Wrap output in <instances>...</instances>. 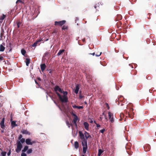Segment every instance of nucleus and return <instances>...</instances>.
<instances>
[{
  "instance_id": "nucleus-1",
  "label": "nucleus",
  "mask_w": 156,
  "mask_h": 156,
  "mask_svg": "<svg viewBox=\"0 0 156 156\" xmlns=\"http://www.w3.org/2000/svg\"><path fill=\"white\" fill-rule=\"evenodd\" d=\"M58 97L60 100L62 102H66L68 101V98L67 95L68 92L64 91L58 86L55 87L54 89Z\"/></svg>"
},
{
  "instance_id": "nucleus-2",
  "label": "nucleus",
  "mask_w": 156,
  "mask_h": 156,
  "mask_svg": "<svg viewBox=\"0 0 156 156\" xmlns=\"http://www.w3.org/2000/svg\"><path fill=\"white\" fill-rule=\"evenodd\" d=\"M79 133L80 138L82 140V142H83L84 143L86 144L87 142H86L85 139L84 138V135L81 131L79 132Z\"/></svg>"
},
{
  "instance_id": "nucleus-3",
  "label": "nucleus",
  "mask_w": 156,
  "mask_h": 156,
  "mask_svg": "<svg viewBox=\"0 0 156 156\" xmlns=\"http://www.w3.org/2000/svg\"><path fill=\"white\" fill-rule=\"evenodd\" d=\"M22 147V145L20 142H18L17 144V147L16 149V152L19 153L21 151Z\"/></svg>"
},
{
  "instance_id": "nucleus-4",
  "label": "nucleus",
  "mask_w": 156,
  "mask_h": 156,
  "mask_svg": "<svg viewBox=\"0 0 156 156\" xmlns=\"http://www.w3.org/2000/svg\"><path fill=\"white\" fill-rule=\"evenodd\" d=\"M71 114L73 116V121L74 124L76 126V122L78 120V118L77 116L73 113L72 112Z\"/></svg>"
},
{
  "instance_id": "nucleus-5",
  "label": "nucleus",
  "mask_w": 156,
  "mask_h": 156,
  "mask_svg": "<svg viewBox=\"0 0 156 156\" xmlns=\"http://www.w3.org/2000/svg\"><path fill=\"white\" fill-rule=\"evenodd\" d=\"M109 119L110 121L112 123L114 122V120L113 118V115L111 112H109L108 113Z\"/></svg>"
},
{
  "instance_id": "nucleus-6",
  "label": "nucleus",
  "mask_w": 156,
  "mask_h": 156,
  "mask_svg": "<svg viewBox=\"0 0 156 156\" xmlns=\"http://www.w3.org/2000/svg\"><path fill=\"white\" fill-rule=\"evenodd\" d=\"M5 123V118H3L2 121L0 122V126L1 127L2 129H4L5 127V126L4 124Z\"/></svg>"
},
{
  "instance_id": "nucleus-7",
  "label": "nucleus",
  "mask_w": 156,
  "mask_h": 156,
  "mask_svg": "<svg viewBox=\"0 0 156 156\" xmlns=\"http://www.w3.org/2000/svg\"><path fill=\"white\" fill-rule=\"evenodd\" d=\"M66 22V21L65 20H63L59 22L56 21L55 22V25H59L60 26H62L63 24H64Z\"/></svg>"
},
{
  "instance_id": "nucleus-8",
  "label": "nucleus",
  "mask_w": 156,
  "mask_h": 156,
  "mask_svg": "<svg viewBox=\"0 0 156 156\" xmlns=\"http://www.w3.org/2000/svg\"><path fill=\"white\" fill-rule=\"evenodd\" d=\"M82 145L83 146V151L84 153H85L86 152V149L87 147V143H86V144L83 143V142H82Z\"/></svg>"
},
{
  "instance_id": "nucleus-9",
  "label": "nucleus",
  "mask_w": 156,
  "mask_h": 156,
  "mask_svg": "<svg viewBox=\"0 0 156 156\" xmlns=\"http://www.w3.org/2000/svg\"><path fill=\"white\" fill-rule=\"evenodd\" d=\"M26 143L28 145H32L33 143L31 141V140L27 139L26 140Z\"/></svg>"
},
{
  "instance_id": "nucleus-10",
  "label": "nucleus",
  "mask_w": 156,
  "mask_h": 156,
  "mask_svg": "<svg viewBox=\"0 0 156 156\" xmlns=\"http://www.w3.org/2000/svg\"><path fill=\"white\" fill-rule=\"evenodd\" d=\"M72 107L74 108H76L77 109H82L83 108L82 106H77L75 105H72Z\"/></svg>"
},
{
  "instance_id": "nucleus-11",
  "label": "nucleus",
  "mask_w": 156,
  "mask_h": 156,
  "mask_svg": "<svg viewBox=\"0 0 156 156\" xmlns=\"http://www.w3.org/2000/svg\"><path fill=\"white\" fill-rule=\"evenodd\" d=\"M79 89V85H77L75 88L74 92L76 94H77Z\"/></svg>"
},
{
  "instance_id": "nucleus-12",
  "label": "nucleus",
  "mask_w": 156,
  "mask_h": 156,
  "mask_svg": "<svg viewBox=\"0 0 156 156\" xmlns=\"http://www.w3.org/2000/svg\"><path fill=\"white\" fill-rule=\"evenodd\" d=\"M83 124L85 129L87 130H88L89 126V124L87 122H84Z\"/></svg>"
},
{
  "instance_id": "nucleus-13",
  "label": "nucleus",
  "mask_w": 156,
  "mask_h": 156,
  "mask_svg": "<svg viewBox=\"0 0 156 156\" xmlns=\"http://www.w3.org/2000/svg\"><path fill=\"white\" fill-rule=\"evenodd\" d=\"M22 133L23 134L30 135V133L27 131V130H23L22 131Z\"/></svg>"
},
{
  "instance_id": "nucleus-14",
  "label": "nucleus",
  "mask_w": 156,
  "mask_h": 156,
  "mask_svg": "<svg viewBox=\"0 0 156 156\" xmlns=\"http://www.w3.org/2000/svg\"><path fill=\"white\" fill-rule=\"evenodd\" d=\"M5 49V47L2 44H1L0 45V51H4Z\"/></svg>"
},
{
  "instance_id": "nucleus-15",
  "label": "nucleus",
  "mask_w": 156,
  "mask_h": 156,
  "mask_svg": "<svg viewBox=\"0 0 156 156\" xmlns=\"http://www.w3.org/2000/svg\"><path fill=\"white\" fill-rule=\"evenodd\" d=\"M41 69L42 71L44 70L46 68V66L45 64H42L41 65Z\"/></svg>"
},
{
  "instance_id": "nucleus-16",
  "label": "nucleus",
  "mask_w": 156,
  "mask_h": 156,
  "mask_svg": "<svg viewBox=\"0 0 156 156\" xmlns=\"http://www.w3.org/2000/svg\"><path fill=\"white\" fill-rule=\"evenodd\" d=\"M41 41V40H39L37 41L36 42H35L32 45V47H36L37 46V44L38 43Z\"/></svg>"
},
{
  "instance_id": "nucleus-17",
  "label": "nucleus",
  "mask_w": 156,
  "mask_h": 156,
  "mask_svg": "<svg viewBox=\"0 0 156 156\" xmlns=\"http://www.w3.org/2000/svg\"><path fill=\"white\" fill-rule=\"evenodd\" d=\"M74 146L75 148L77 149L79 147V144L77 141L74 142Z\"/></svg>"
},
{
  "instance_id": "nucleus-18",
  "label": "nucleus",
  "mask_w": 156,
  "mask_h": 156,
  "mask_svg": "<svg viewBox=\"0 0 156 156\" xmlns=\"http://www.w3.org/2000/svg\"><path fill=\"white\" fill-rule=\"evenodd\" d=\"M103 151L101 149L98 150V156H100L101 154L103 152Z\"/></svg>"
},
{
  "instance_id": "nucleus-19",
  "label": "nucleus",
  "mask_w": 156,
  "mask_h": 156,
  "mask_svg": "<svg viewBox=\"0 0 156 156\" xmlns=\"http://www.w3.org/2000/svg\"><path fill=\"white\" fill-rule=\"evenodd\" d=\"M85 136L86 138L87 139L90 136V135L89 133L87 132H86L84 133Z\"/></svg>"
},
{
  "instance_id": "nucleus-20",
  "label": "nucleus",
  "mask_w": 156,
  "mask_h": 156,
  "mask_svg": "<svg viewBox=\"0 0 156 156\" xmlns=\"http://www.w3.org/2000/svg\"><path fill=\"white\" fill-rule=\"evenodd\" d=\"M11 124L13 127H14L17 126V125L16 124V122L14 121H12Z\"/></svg>"
},
{
  "instance_id": "nucleus-21",
  "label": "nucleus",
  "mask_w": 156,
  "mask_h": 156,
  "mask_svg": "<svg viewBox=\"0 0 156 156\" xmlns=\"http://www.w3.org/2000/svg\"><path fill=\"white\" fill-rule=\"evenodd\" d=\"M7 153L5 151H2L1 154V156H6Z\"/></svg>"
},
{
  "instance_id": "nucleus-22",
  "label": "nucleus",
  "mask_w": 156,
  "mask_h": 156,
  "mask_svg": "<svg viewBox=\"0 0 156 156\" xmlns=\"http://www.w3.org/2000/svg\"><path fill=\"white\" fill-rule=\"evenodd\" d=\"M65 50H60L57 54L58 55H60L62 52H64Z\"/></svg>"
},
{
  "instance_id": "nucleus-23",
  "label": "nucleus",
  "mask_w": 156,
  "mask_h": 156,
  "mask_svg": "<svg viewBox=\"0 0 156 156\" xmlns=\"http://www.w3.org/2000/svg\"><path fill=\"white\" fill-rule=\"evenodd\" d=\"M28 147L27 146H25L22 150V151L23 152H25L28 149Z\"/></svg>"
},
{
  "instance_id": "nucleus-24",
  "label": "nucleus",
  "mask_w": 156,
  "mask_h": 156,
  "mask_svg": "<svg viewBox=\"0 0 156 156\" xmlns=\"http://www.w3.org/2000/svg\"><path fill=\"white\" fill-rule=\"evenodd\" d=\"M26 64L27 66H28L29 65V63L30 62V59L28 58H27L26 59Z\"/></svg>"
},
{
  "instance_id": "nucleus-25",
  "label": "nucleus",
  "mask_w": 156,
  "mask_h": 156,
  "mask_svg": "<svg viewBox=\"0 0 156 156\" xmlns=\"http://www.w3.org/2000/svg\"><path fill=\"white\" fill-rule=\"evenodd\" d=\"M5 17V16L4 14H3L0 18V20H4Z\"/></svg>"
},
{
  "instance_id": "nucleus-26",
  "label": "nucleus",
  "mask_w": 156,
  "mask_h": 156,
  "mask_svg": "<svg viewBox=\"0 0 156 156\" xmlns=\"http://www.w3.org/2000/svg\"><path fill=\"white\" fill-rule=\"evenodd\" d=\"M32 149H29L27 151V153L28 154H30L32 153Z\"/></svg>"
},
{
  "instance_id": "nucleus-27",
  "label": "nucleus",
  "mask_w": 156,
  "mask_h": 156,
  "mask_svg": "<svg viewBox=\"0 0 156 156\" xmlns=\"http://www.w3.org/2000/svg\"><path fill=\"white\" fill-rule=\"evenodd\" d=\"M20 140V142H21V143H23L25 141V139L24 138L21 139Z\"/></svg>"
},
{
  "instance_id": "nucleus-28",
  "label": "nucleus",
  "mask_w": 156,
  "mask_h": 156,
  "mask_svg": "<svg viewBox=\"0 0 156 156\" xmlns=\"http://www.w3.org/2000/svg\"><path fill=\"white\" fill-rule=\"evenodd\" d=\"M21 52L22 54L23 55H24L25 54L26 52L25 50L23 49H22L21 50Z\"/></svg>"
},
{
  "instance_id": "nucleus-29",
  "label": "nucleus",
  "mask_w": 156,
  "mask_h": 156,
  "mask_svg": "<svg viewBox=\"0 0 156 156\" xmlns=\"http://www.w3.org/2000/svg\"><path fill=\"white\" fill-rule=\"evenodd\" d=\"M67 29V27L66 26H63L62 27V30H65Z\"/></svg>"
},
{
  "instance_id": "nucleus-30",
  "label": "nucleus",
  "mask_w": 156,
  "mask_h": 156,
  "mask_svg": "<svg viewBox=\"0 0 156 156\" xmlns=\"http://www.w3.org/2000/svg\"><path fill=\"white\" fill-rule=\"evenodd\" d=\"M21 156H27L26 154L23 153L21 154Z\"/></svg>"
},
{
  "instance_id": "nucleus-31",
  "label": "nucleus",
  "mask_w": 156,
  "mask_h": 156,
  "mask_svg": "<svg viewBox=\"0 0 156 156\" xmlns=\"http://www.w3.org/2000/svg\"><path fill=\"white\" fill-rule=\"evenodd\" d=\"M105 131V129H101V130H100V132L101 133H104V132Z\"/></svg>"
},
{
  "instance_id": "nucleus-32",
  "label": "nucleus",
  "mask_w": 156,
  "mask_h": 156,
  "mask_svg": "<svg viewBox=\"0 0 156 156\" xmlns=\"http://www.w3.org/2000/svg\"><path fill=\"white\" fill-rule=\"evenodd\" d=\"M22 136L21 135H20L19 137V139L20 140L22 138Z\"/></svg>"
},
{
  "instance_id": "nucleus-33",
  "label": "nucleus",
  "mask_w": 156,
  "mask_h": 156,
  "mask_svg": "<svg viewBox=\"0 0 156 156\" xmlns=\"http://www.w3.org/2000/svg\"><path fill=\"white\" fill-rule=\"evenodd\" d=\"M11 154V151L10 150L7 153V155L8 156H9Z\"/></svg>"
},
{
  "instance_id": "nucleus-34",
  "label": "nucleus",
  "mask_w": 156,
  "mask_h": 156,
  "mask_svg": "<svg viewBox=\"0 0 156 156\" xmlns=\"http://www.w3.org/2000/svg\"><path fill=\"white\" fill-rule=\"evenodd\" d=\"M22 2L21 1V0H18L16 2V3H18V2Z\"/></svg>"
},
{
  "instance_id": "nucleus-35",
  "label": "nucleus",
  "mask_w": 156,
  "mask_h": 156,
  "mask_svg": "<svg viewBox=\"0 0 156 156\" xmlns=\"http://www.w3.org/2000/svg\"><path fill=\"white\" fill-rule=\"evenodd\" d=\"M20 23H17V26H18V27H20Z\"/></svg>"
},
{
  "instance_id": "nucleus-36",
  "label": "nucleus",
  "mask_w": 156,
  "mask_h": 156,
  "mask_svg": "<svg viewBox=\"0 0 156 156\" xmlns=\"http://www.w3.org/2000/svg\"><path fill=\"white\" fill-rule=\"evenodd\" d=\"M101 52L99 54V55H96V56H100L101 55Z\"/></svg>"
},
{
  "instance_id": "nucleus-37",
  "label": "nucleus",
  "mask_w": 156,
  "mask_h": 156,
  "mask_svg": "<svg viewBox=\"0 0 156 156\" xmlns=\"http://www.w3.org/2000/svg\"><path fill=\"white\" fill-rule=\"evenodd\" d=\"M3 58L2 57H0V61H2L3 60Z\"/></svg>"
},
{
  "instance_id": "nucleus-38",
  "label": "nucleus",
  "mask_w": 156,
  "mask_h": 156,
  "mask_svg": "<svg viewBox=\"0 0 156 156\" xmlns=\"http://www.w3.org/2000/svg\"><path fill=\"white\" fill-rule=\"evenodd\" d=\"M96 125H97V127H100V125H99V124H96Z\"/></svg>"
},
{
  "instance_id": "nucleus-39",
  "label": "nucleus",
  "mask_w": 156,
  "mask_h": 156,
  "mask_svg": "<svg viewBox=\"0 0 156 156\" xmlns=\"http://www.w3.org/2000/svg\"><path fill=\"white\" fill-rule=\"evenodd\" d=\"M79 97L80 99L82 98L83 97V96H82L81 95H80Z\"/></svg>"
},
{
  "instance_id": "nucleus-40",
  "label": "nucleus",
  "mask_w": 156,
  "mask_h": 156,
  "mask_svg": "<svg viewBox=\"0 0 156 156\" xmlns=\"http://www.w3.org/2000/svg\"><path fill=\"white\" fill-rule=\"evenodd\" d=\"M2 133H4V129H2L1 130Z\"/></svg>"
},
{
  "instance_id": "nucleus-41",
  "label": "nucleus",
  "mask_w": 156,
  "mask_h": 156,
  "mask_svg": "<svg viewBox=\"0 0 156 156\" xmlns=\"http://www.w3.org/2000/svg\"><path fill=\"white\" fill-rule=\"evenodd\" d=\"M54 102H55V104L57 105V106H58L59 108H60L58 105L57 104L55 103V101H54Z\"/></svg>"
},
{
  "instance_id": "nucleus-42",
  "label": "nucleus",
  "mask_w": 156,
  "mask_h": 156,
  "mask_svg": "<svg viewBox=\"0 0 156 156\" xmlns=\"http://www.w3.org/2000/svg\"><path fill=\"white\" fill-rule=\"evenodd\" d=\"M94 54H95L94 53L92 54H91L92 55H94Z\"/></svg>"
},
{
  "instance_id": "nucleus-43",
  "label": "nucleus",
  "mask_w": 156,
  "mask_h": 156,
  "mask_svg": "<svg viewBox=\"0 0 156 156\" xmlns=\"http://www.w3.org/2000/svg\"><path fill=\"white\" fill-rule=\"evenodd\" d=\"M107 104V106L108 107V104Z\"/></svg>"
},
{
  "instance_id": "nucleus-44",
  "label": "nucleus",
  "mask_w": 156,
  "mask_h": 156,
  "mask_svg": "<svg viewBox=\"0 0 156 156\" xmlns=\"http://www.w3.org/2000/svg\"><path fill=\"white\" fill-rule=\"evenodd\" d=\"M83 41H84V39H83Z\"/></svg>"
},
{
  "instance_id": "nucleus-45",
  "label": "nucleus",
  "mask_w": 156,
  "mask_h": 156,
  "mask_svg": "<svg viewBox=\"0 0 156 156\" xmlns=\"http://www.w3.org/2000/svg\"><path fill=\"white\" fill-rule=\"evenodd\" d=\"M68 125V127H70L69 125Z\"/></svg>"
},
{
  "instance_id": "nucleus-46",
  "label": "nucleus",
  "mask_w": 156,
  "mask_h": 156,
  "mask_svg": "<svg viewBox=\"0 0 156 156\" xmlns=\"http://www.w3.org/2000/svg\"><path fill=\"white\" fill-rule=\"evenodd\" d=\"M130 117L132 118V117L131 116H130Z\"/></svg>"
},
{
  "instance_id": "nucleus-47",
  "label": "nucleus",
  "mask_w": 156,
  "mask_h": 156,
  "mask_svg": "<svg viewBox=\"0 0 156 156\" xmlns=\"http://www.w3.org/2000/svg\"><path fill=\"white\" fill-rule=\"evenodd\" d=\"M67 125H69V124H68V123H67Z\"/></svg>"
},
{
  "instance_id": "nucleus-48",
  "label": "nucleus",
  "mask_w": 156,
  "mask_h": 156,
  "mask_svg": "<svg viewBox=\"0 0 156 156\" xmlns=\"http://www.w3.org/2000/svg\"><path fill=\"white\" fill-rule=\"evenodd\" d=\"M83 156H84V155H83Z\"/></svg>"
}]
</instances>
